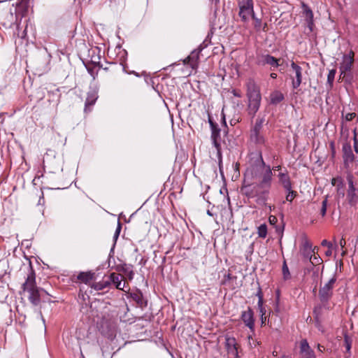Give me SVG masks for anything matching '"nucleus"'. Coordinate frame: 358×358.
I'll use <instances>...</instances> for the list:
<instances>
[{"label": "nucleus", "instance_id": "1", "mask_svg": "<svg viewBox=\"0 0 358 358\" xmlns=\"http://www.w3.org/2000/svg\"><path fill=\"white\" fill-rule=\"evenodd\" d=\"M246 176L252 179L259 178V182H248L244 179L241 192L248 199H255L258 205H266L269 198L270 190L273 180L271 166L266 164L262 151H259L255 157H251Z\"/></svg>", "mask_w": 358, "mask_h": 358}, {"label": "nucleus", "instance_id": "2", "mask_svg": "<svg viewBox=\"0 0 358 358\" xmlns=\"http://www.w3.org/2000/svg\"><path fill=\"white\" fill-rule=\"evenodd\" d=\"M343 130H345V136L342 140L343 164L345 169L350 170L352 163L358 158V138L352 139V150L351 141L349 140V129L347 127H345L343 124L341 126V134H343Z\"/></svg>", "mask_w": 358, "mask_h": 358}, {"label": "nucleus", "instance_id": "3", "mask_svg": "<svg viewBox=\"0 0 358 358\" xmlns=\"http://www.w3.org/2000/svg\"><path fill=\"white\" fill-rule=\"evenodd\" d=\"M22 289L23 292L29 293L28 299L34 306H38L40 304L41 298L43 294L49 295L44 289L36 286V273L31 265L26 280L22 285Z\"/></svg>", "mask_w": 358, "mask_h": 358}, {"label": "nucleus", "instance_id": "4", "mask_svg": "<svg viewBox=\"0 0 358 358\" xmlns=\"http://www.w3.org/2000/svg\"><path fill=\"white\" fill-rule=\"evenodd\" d=\"M246 96L248 99V113L253 118L261 105L260 87L253 79H249L246 83Z\"/></svg>", "mask_w": 358, "mask_h": 358}, {"label": "nucleus", "instance_id": "5", "mask_svg": "<svg viewBox=\"0 0 358 358\" xmlns=\"http://www.w3.org/2000/svg\"><path fill=\"white\" fill-rule=\"evenodd\" d=\"M346 180V201L350 207H356L358 204V188L356 187L355 178L350 170H347Z\"/></svg>", "mask_w": 358, "mask_h": 358}, {"label": "nucleus", "instance_id": "6", "mask_svg": "<svg viewBox=\"0 0 358 358\" xmlns=\"http://www.w3.org/2000/svg\"><path fill=\"white\" fill-rule=\"evenodd\" d=\"M238 16L243 24H248L250 18L255 14L253 0H238Z\"/></svg>", "mask_w": 358, "mask_h": 358}, {"label": "nucleus", "instance_id": "7", "mask_svg": "<svg viewBox=\"0 0 358 358\" xmlns=\"http://www.w3.org/2000/svg\"><path fill=\"white\" fill-rule=\"evenodd\" d=\"M208 123L210 124V127L211 129V140L213 142V145L216 148L217 152V157L219 159V166L220 168L221 167L222 164V152H221V136H220V132L221 129H220L218 124L215 122L210 116V115L208 113Z\"/></svg>", "mask_w": 358, "mask_h": 358}, {"label": "nucleus", "instance_id": "8", "mask_svg": "<svg viewBox=\"0 0 358 358\" xmlns=\"http://www.w3.org/2000/svg\"><path fill=\"white\" fill-rule=\"evenodd\" d=\"M264 117H258L250 131V139L255 145H265L266 138L262 133Z\"/></svg>", "mask_w": 358, "mask_h": 358}, {"label": "nucleus", "instance_id": "9", "mask_svg": "<svg viewBox=\"0 0 358 358\" xmlns=\"http://www.w3.org/2000/svg\"><path fill=\"white\" fill-rule=\"evenodd\" d=\"M337 280L336 274L323 286H320L318 292V297L320 303H329L334 295V285Z\"/></svg>", "mask_w": 358, "mask_h": 358}, {"label": "nucleus", "instance_id": "10", "mask_svg": "<svg viewBox=\"0 0 358 358\" xmlns=\"http://www.w3.org/2000/svg\"><path fill=\"white\" fill-rule=\"evenodd\" d=\"M126 292L127 298L134 301L137 307L141 308V309H144L147 307L148 299L143 296L142 292L139 289L135 288L131 290H129L128 292Z\"/></svg>", "mask_w": 358, "mask_h": 358}, {"label": "nucleus", "instance_id": "11", "mask_svg": "<svg viewBox=\"0 0 358 358\" xmlns=\"http://www.w3.org/2000/svg\"><path fill=\"white\" fill-rule=\"evenodd\" d=\"M355 55L354 50L350 49L348 53L343 55L339 66L340 79H341L343 73L352 71L355 63Z\"/></svg>", "mask_w": 358, "mask_h": 358}, {"label": "nucleus", "instance_id": "12", "mask_svg": "<svg viewBox=\"0 0 358 358\" xmlns=\"http://www.w3.org/2000/svg\"><path fill=\"white\" fill-rule=\"evenodd\" d=\"M301 7L303 10L305 24L309 31L307 34H309L313 31L315 27L313 12L312 9L304 2H301Z\"/></svg>", "mask_w": 358, "mask_h": 358}, {"label": "nucleus", "instance_id": "13", "mask_svg": "<svg viewBox=\"0 0 358 358\" xmlns=\"http://www.w3.org/2000/svg\"><path fill=\"white\" fill-rule=\"evenodd\" d=\"M96 279V273L92 271H80L77 275H73L71 280L73 282H81L90 286V282Z\"/></svg>", "mask_w": 358, "mask_h": 358}, {"label": "nucleus", "instance_id": "14", "mask_svg": "<svg viewBox=\"0 0 358 358\" xmlns=\"http://www.w3.org/2000/svg\"><path fill=\"white\" fill-rule=\"evenodd\" d=\"M290 66L294 73V76L290 75L292 86L294 90H296L299 87L302 83V68L293 61L291 62Z\"/></svg>", "mask_w": 358, "mask_h": 358}, {"label": "nucleus", "instance_id": "15", "mask_svg": "<svg viewBox=\"0 0 358 358\" xmlns=\"http://www.w3.org/2000/svg\"><path fill=\"white\" fill-rule=\"evenodd\" d=\"M241 319L244 323L245 326L254 333L255 320V313L251 307L248 306L247 310L241 312Z\"/></svg>", "mask_w": 358, "mask_h": 358}, {"label": "nucleus", "instance_id": "16", "mask_svg": "<svg viewBox=\"0 0 358 358\" xmlns=\"http://www.w3.org/2000/svg\"><path fill=\"white\" fill-rule=\"evenodd\" d=\"M280 59L269 54L262 55L257 57V64L259 66L269 65L271 70H275L280 66Z\"/></svg>", "mask_w": 358, "mask_h": 358}, {"label": "nucleus", "instance_id": "17", "mask_svg": "<svg viewBox=\"0 0 358 358\" xmlns=\"http://www.w3.org/2000/svg\"><path fill=\"white\" fill-rule=\"evenodd\" d=\"M329 303H320L315 306L313 310V315L317 327H320L324 319V310L329 309Z\"/></svg>", "mask_w": 358, "mask_h": 358}, {"label": "nucleus", "instance_id": "18", "mask_svg": "<svg viewBox=\"0 0 358 358\" xmlns=\"http://www.w3.org/2000/svg\"><path fill=\"white\" fill-rule=\"evenodd\" d=\"M277 178L278 184L284 189V190L288 189H290V187L293 186L290 176L286 168H283V171L278 173Z\"/></svg>", "mask_w": 358, "mask_h": 358}, {"label": "nucleus", "instance_id": "19", "mask_svg": "<svg viewBox=\"0 0 358 358\" xmlns=\"http://www.w3.org/2000/svg\"><path fill=\"white\" fill-rule=\"evenodd\" d=\"M29 4V0H18L15 7V21H17L18 17H20L22 19L27 15Z\"/></svg>", "mask_w": 358, "mask_h": 358}, {"label": "nucleus", "instance_id": "20", "mask_svg": "<svg viewBox=\"0 0 358 358\" xmlns=\"http://www.w3.org/2000/svg\"><path fill=\"white\" fill-rule=\"evenodd\" d=\"M98 97V92L95 89H91L87 93L84 109L85 113L91 111V107L95 104Z\"/></svg>", "mask_w": 358, "mask_h": 358}, {"label": "nucleus", "instance_id": "21", "mask_svg": "<svg viewBox=\"0 0 358 358\" xmlns=\"http://www.w3.org/2000/svg\"><path fill=\"white\" fill-rule=\"evenodd\" d=\"M101 49L98 47H94L89 50V57L90 59L89 62L94 66H99V68H103L101 63Z\"/></svg>", "mask_w": 358, "mask_h": 358}, {"label": "nucleus", "instance_id": "22", "mask_svg": "<svg viewBox=\"0 0 358 358\" xmlns=\"http://www.w3.org/2000/svg\"><path fill=\"white\" fill-rule=\"evenodd\" d=\"M300 355L302 358H316L314 351L310 348L306 339L301 341Z\"/></svg>", "mask_w": 358, "mask_h": 358}, {"label": "nucleus", "instance_id": "23", "mask_svg": "<svg viewBox=\"0 0 358 358\" xmlns=\"http://www.w3.org/2000/svg\"><path fill=\"white\" fill-rule=\"evenodd\" d=\"M201 51V49L193 50L190 55L183 60L184 64H187L192 69H196L198 66V61Z\"/></svg>", "mask_w": 358, "mask_h": 358}, {"label": "nucleus", "instance_id": "24", "mask_svg": "<svg viewBox=\"0 0 358 358\" xmlns=\"http://www.w3.org/2000/svg\"><path fill=\"white\" fill-rule=\"evenodd\" d=\"M226 348L229 355L238 357V344L234 337L226 338Z\"/></svg>", "mask_w": 358, "mask_h": 358}, {"label": "nucleus", "instance_id": "25", "mask_svg": "<svg viewBox=\"0 0 358 358\" xmlns=\"http://www.w3.org/2000/svg\"><path fill=\"white\" fill-rule=\"evenodd\" d=\"M316 248H312L311 243L306 239L303 243L301 252L303 257L309 261H311L313 255L315 254V250Z\"/></svg>", "mask_w": 358, "mask_h": 358}, {"label": "nucleus", "instance_id": "26", "mask_svg": "<svg viewBox=\"0 0 358 358\" xmlns=\"http://www.w3.org/2000/svg\"><path fill=\"white\" fill-rule=\"evenodd\" d=\"M117 52V62L120 63V65L122 66L124 71L127 72L126 60L127 57V52L126 50L122 49L121 47H117L115 49Z\"/></svg>", "mask_w": 358, "mask_h": 358}, {"label": "nucleus", "instance_id": "27", "mask_svg": "<svg viewBox=\"0 0 358 358\" xmlns=\"http://www.w3.org/2000/svg\"><path fill=\"white\" fill-rule=\"evenodd\" d=\"M134 266L132 264H118L115 266V270L118 272H122L127 275L129 280H131L134 276V272L133 271Z\"/></svg>", "mask_w": 358, "mask_h": 358}, {"label": "nucleus", "instance_id": "28", "mask_svg": "<svg viewBox=\"0 0 358 358\" xmlns=\"http://www.w3.org/2000/svg\"><path fill=\"white\" fill-rule=\"evenodd\" d=\"M122 276H120V274H117L116 273H111L110 275L108 277L110 285L111 284H114L117 289L124 291V287L125 286V282L122 284V287H120V285L122 284Z\"/></svg>", "mask_w": 358, "mask_h": 358}, {"label": "nucleus", "instance_id": "29", "mask_svg": "<svg viewBox=\"0 0 358 358\" xmlns=\"http://www.w3.org/2000/svg\"><path fill=\"white\" fill-rule=\"evenodd\" d=\"M250 19L253 20V27L257 32L260 31L266 32L268 31L267 22H263L262 20L257 17L255 14Z\"/></svg>", "mask_w": 358, "mask_h": 358}, {"label": "nucleus", "instance_id": "30", "mask_svg": "<svg viewBox=\"0 0 358 358\" xmlns=\"http://www.w3.org/2000/svg\"><path fill=\"white\" fill-rule=\"evenodd\" d=\"M352 345V338L347 332L343 334V346L345 348V358H349L351 356V348Z\"/></svg>", "mask_w": 358, "mask_h": 358}, {"label": "nucleus", "instance_id": "31", "mask_svg": "<svg viewBox=\"0 0 358 358\" xmlns=\"http://www.w3.org/2000/svg\"><path fill=\"white\" fill-rule=\"evenodd\" d=\"M270 103L272 105H278L285 99L284 94L279 90H275L270 94Z\"/></svg>", "mask_w": 358, "mask_h": 358}, {"label": "nucleus", "instance_id": "32", "mask_svg": "<svg viewBox=\"0 0 358 358\" xmlns=\"http://www.w3.org/2000/svg\"><path fill=\"white\" fill-rule=\"evenodd\" d=\"M110 286L108 278L103 279L99 282H94L90 285V287L96 291H103L106 288H108Z\"/></svg>", "mask_w": 358, "mask_h": 358}, {"label": "nucleus", "instance_id": "33", "mask_svg": "<svg viewBox=\"0 0 358 358\" xmlns=\"http://www.w3.org/2000/svg\"><path fill=\"white\" fill-rule=\"evenodd\" d=\"M237 280V276L233 275L229 272L225 274L223 277V279L221 280L220 285L228 286L231 289H234L235 287L233 285H231V282L236 281Z\"/></svg>", "mask_w": 358, "mask_h": 358}, {"label": "nucleus", "instance_id": "34", "mask_svg": "<svg viewBox=\"0 0 358 358\" xmlns=\"http://www.w3.org/2000/svg\"><path fill=\"white\" fill-rule=\"evenodd\" d=\"M14 18L13 13H8L6 15L5 20L0 22V24L6 29L10 28L14 22Z\"/></svg>", "mask_w": 358, "mask_h": 358}, {"label": "nucleus", "instance_id": "35", "mask_svg": "<svg viewBox=\"0 0 358 358\" xmlns=\"http://www.w3.org/2000/svg\"><path fill=\"white\" fill-rule=\"evenodd\" d=\"M331 185L335 186L338 190L345 187L344 180L341 176H337L331 179Z\"/></svg>", "mask_w": 358, "mask_h": 358}, {"label": "nucleus", "instance_id": "36", "mask_svg": "<svg viewBox=\"0 0 358 358\" xmlns=\"http://www.w3.org/2000/svg\"><path fill=\"white\" fill-rule=\"evenodd\" d=\"M341 78L345 84L351 85L353 83L354 76L352 71H347L342 73Z\"/></svg>", "mask_w": 358, "mask_h": 358}, {"label": "nucleus", "instance_id": "37", "mask_svg": "<svg viewBox=\"0 0 358 358\" xmlns=\"http://www.w3.org/2000/svg\"><path fill=\"white\" fill-rule=\"evenodd\" d=\"M336 73V70L335 69H331L329 71V73L327 75V84L329 85V89H331L333 87Z\"/></svg>", "mask_w": 358, "mask_h": 358}, {"label": "nucleus", "instance_id": "38", "mask_svg": "<svg viewBox=\"0 0 358 358\" xmlns=\"http://www.w3.org/2000/svg\"><path fill=\"white\" fill-rule=\"evenodd\" d=\"M85 66L88 71V73L93 77V78L94 79L95 77L97 76L98 74V70H96V67H97L98 66H94L93 64H91L90 62H87L85 64Z\"/></svg>", "mask_w": 358, "mask_h": 358}, {"label": "nucleus", "instance_id": "39", "mask_svg": "<svg viewBox=\"0 0 358 358\" xmlns=\"http://www.w3.org/2000/svg\"><path fill=\"white\" fill-rule=\"evenodd\" d=\"M282 273L284 280H288L291 278V273L285 260H284L282 264Z\"/></svg>", "mask_w": 358, "mask_h": 358}, {"label": "nucleus", "instance_id": "40", "mask_svg": "<svg viewBox=\"0 0 358 358\" xmlns=\"http://www.w3.org/2000/svg\"><path fill=\"white\" fill-rule=\"evenodd\" d=\"M257 234L259 237L265 238L267 236V226L266 224H262L257 228Z\"/></svg>", "mask_w": 358, "mask_h": 358}, {"label": "nucleus", "instance_id": "41", "mask_svg": "<svg viewBox=\"0 0 358 358\" xmlns=\"http://www.w3.org/2000/svg\"><path fill=\"white\" fill-rule=\"evenodd\" d=\"M285 191L287 193L286 200L287 201L292 202L293 199L297 196V192L293 190V186L290 187V189H288Z\"/></svg>", "mask_w": 358, "mask_h": 358}, {"label": "nucleus", "instance_id": "42", "mask_svg": "<svg viewBox=\"0 0 358 358\" xmlns=\"http://www.w3.org/2000/svg\"><path fill=\"white\" fill-rule=\"evenodd\" d=\"M327 203H328V196H326L325 198L322 200L321 203V207L320 209V214L322 217L326 215L327 208Z\"/></svg>", "mask_w": 358, "mask_h": 358}, {"label": "nucleus", "instance_id": "43", "mask_svg": "<svg viewBox=\"0 0 358 358\" xmlns=\"http://www.w3.org/2000/svg\"><path fill=\"white\" fill-rule=\"evenodd\" d=\"M356 116L357 114L355 113H348L344 115V113L343 111L341 114V118L343 120H345L346 122L352 121Z\"/></svg>", "mask_w": 358, "mask_h": 358}, {"label": "nucleus", "instance_id": "44", "mask_svg": "<svg viewBox=\"0 0 358 358\" xmlns=\"http://www.w3.org/2000/svg\"><path fill=\"white\" fill-rule=\"evenodd\" d=\"M329 147L331 150V158L334 159L336 157V151L335 147V142L334 141H330Z\"/></svg>", "mask_w": 358, "mask_h": 358}, {"label": "nucleus", "instance_id": "45", "mask_svg": "<svg viewBox=\"0 0 358 358\" xmlns=\"http://www.w3.org/2000/svg\"><path fill=\"white\" fill-rule=\"evenodd\" d=\"M121 229H122V224L120 222V220H118L117 221V226L115 232L114 236H113V238H114L115 241H116V240L118 238L120 233L121 231Z\"/></svg>", "mask_w": 358, "mask_h": 358}, {"label": "nucleus", "instance_id": "46", "mask_svg": "<svg viewBox=\"0 0 358 358\" xmlns=\"http://www.w3.org/2000/svg\"><path fill=\"white\" fill-rule=\"evenodd\" d=\"M19 24H17V36L21 38H24L27 36V27L24 29V30H23L22 31V33H20V31H19Z\"/></svg>", "mask_w": 358, "mask_h": 358}, {"label": "nucleus", "instance_id": "47", "mask_svg": "<svg viewBox=\"0 0 358 358\" xmlns=\"http://www.w3.org/2000/svg\"><path fill=\"white\" fill-rule=\"evenodd\" d=\"M313 265L315 264H320L322 260L320 257L314 256L313 258L312 257L311 261H310Z\"/></svg>", "mask_w": 358, "mask_h": 358}, {"label": "nucleus", "instance_id": "48", "mask_svg": "<svg viewBox=\"0 0 358 358\" xmlns=\"http://www.w3.org/2000/svg\"><path fill=\"white\" fill-rule=\"evenodd\" d=\"M268 221L271 225L275 226L278 222V219L275 215H270L268 217Z\"/></svg>", "mask_w": 358, "mask_h": 358}, {"label": "nucleus", "instance_id": "49", "mask_svg": "<svg viewBox=\"0 0 358 358\" xmlns=\"http://www.w3.org/2000/svg\"><path fill=\"white\" fill-rule=\"evenodd\" d=\"M274 227L275 228L276 233L280 235L281 236H282L283 231H284V224L282 226L275 225Z\"/></svg>", "mask_w": 358, "mask_h": 358}, {"label": "nucleus", "instance_id": "50", "mask_svg": "<svg viewBox=\"0 0 358 358\" xmlns=\"http://www.w3.org/2000/svg\"><path fill=\"white\" fill-rule=\"evenodd\" d=\"M256 296L258 297V299L264 298V294L262 289L261 286L258 283L257 292L256 293Z\"/></svg>", "mask_w": 358, "mask_h": 358}, {"label": "nucleus", "instance_id": "51", "mask_svg": "<svg viewBox=\"0 0 358 358\" xmlns=\"http://www.w3.org/2000/svg\"><path fill=\"white\" fill-rule=\"evenodd\" d=\"M231 93L233 94V95L234 96L239 97V98L242 96V93H241V90H239L234 89L231 90Z\"/></svg>", "mask_w": 358, "mask_h": 358}, {"label": "nucleus", "instance_id": "52", "mask_svg": "<svg viewBox=\"0 0 358 358\" xmlns=\"http://www.w3.org/2000/svg\"><path fill=\"white\" fill-rule=\"evenodd\" d=\"M260 320H261V326L265 325L266 322L268 324L269 323V319H267L266 315L262 316V317H260Z\"/></svg>", "mask_w": 358, "mask_h": 358}, {"label": "nucleus", "instance_id": "53", "mask_svg": "<svg viewBox=\"0 0 358 358\" xmlns=\"http://www.w3.org/2000/svg\"><path fill=\"white\" fill-rule=\"evenodd\" d=\"M321 245L322 246H327L328 248H332V246H333L332 243L326 239H324L322 241Z\"/></svg>", "mask_w": 358, "mask_h": 358}, {"label": "nucleus", "instance_id": "54", "mask_svg": "<svg viewBox=\"0 0 358 358\" xmlns=\"http://www.w3.org/2000/svg\"><path fill=\"white\" fill-rule=\"evenodd\" d=\"M271 173H273V171H283V169L281 165H278V166H273L272 168L271 167Z\"/></svg>", "mask_w": 358, "mask_h": 358}, {"label": "nucleus", "instance_id": "55", "mask_svg": "<svg viewBox=\"0 0 358 358\" xmlns=\"http://www.w3.org/2000/svg\"><path fill=\"white\" fill-rule=\"evenodd\" d=\"M258 309L259 310L261 317H262V316L266 315V308L264 306V307H259V308H258Z\"/></svg>", "mask_w": 358, "mask_h": 358}, {"label": "nucleus", "instance_id": "56", "mask_svg": "<svg viewBox=\"0 0 358 358\" xmlns=\"http://www.w3.org/2000/svg\"><path fill=\"white\" fill-rule=\"evenodd\" d=\"M280 291L279 289H277L275 292V303H280Z\"/></svg>", "mask_w": 358, "mask_h": 358}, {"label": "nucleus", "instance_id": "57", "mask_svg": "<svg viewBox=\"0 0 358 358\" xmlns=\"http://www.w3.org/2000/svg\"><path fill=\"white\" fill-rule=\"evenodd\" d=\"M336 192H337L338 194L340 196H342V197H343L345 196L344 187H342V189H341L339 190L338 189H336Z\"/></svg>", "mask_w": 358, "mask_h": 358}, {"label": "nucleus", "instance_id": "58", "mask_svg": "<svg viewBox=\"0 0 358 358\" xmlns=\"http://www.w3.org/2000/svg\"><path fill=\"white\" fill-rule=\"evenodd\" d=\"M222 124L226 128H227L226 119H225V115L224 113H222Z\"/></svg>", "mask_w": 358, "mask_h": 358}, {"label": "nucleus", "instance_id": "59", "mask_svg": "<svg viewBox=\"0 0 358 358\" xmlns=\"http://www.w3.org/2000/svg\"><path fill=\"white\" fill-rule=\"evenodd\" d=\"M264 298L258 299V302H257V306H258V308H259V307H264Z\"/></svg>", "mask_w": 358, "mask_h": 358}, {"label": "nucleus", "instance_id": "60", "mask_svg": "<svg viewBox=\"0 0 358 358\" xmlns=\"http://www.w3.org/2000/svg\"><path fill=\"white\" fill-rule=\"evenodd\" d=\"M353 137L352 139L358 138V132L357 128H355L352 131Z\"/></svg>", "mask_w": 358, "mask_h": 358}, {"label": "nucleus", "instance_id": "61", "mask_svg": "<svg viewBox=\"0 0 358 358\" xmlns=\"http://www.w3.org/2000/svg\"><path fill=\"white\" fill-rule=\"evenodd\" d=\"M274 311L276 314H278L280 310V307H279V303H276L275 302V308H274Z\"/></svg>", "mask_w": 358, "mask_h": 358}, {"label": "nucleus", "instance_id": "62", "mask_svg": "<svg viewBox=\"0 0 358 358\" xmlns=\"http://www.w3.org/2000/svg\"><path fill=\"white\" fill-rule=\"evenodd\" d=\"M325 255L327 257H330L332 255V248H328L327 250L325 252Z\"/></svg>", "mask_w": 358, "mask_h": 358}, {"label": "nucleus", "instance_id": "63", "mask_svg": "<svg viewBox=\"0 0 358 358\" xmlns=\"http://www.w3.org/2000/svg\"><path fill=\"white\" fill-rule=\"evenodd\" d=\"M346 245V242H345V240L342 238L340 241V245L341 246L342 248H343Z\"/></svg>", "mask_w": 358, "mask_h": 358}, {"label": "nucleus", "instance_id": "64", "mask_svg": "<svg viewBox=\"0 0 358 358\" xmlns=\"http://www.w3.org/2000/svg\"><path fill=\"white\" fill-rule=\"evenodd\" d=\"M270 76H271V78H273V79H275V78H277V74H276V73H271L270 74Z\"/></svg>", "mask_w": 358, "mask_h": 358}]
</instances>
